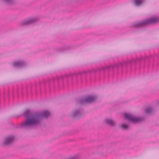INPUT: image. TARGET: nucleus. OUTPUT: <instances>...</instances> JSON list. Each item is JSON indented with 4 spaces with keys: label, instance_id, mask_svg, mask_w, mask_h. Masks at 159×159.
Listing matches in <instances>:
<instances>
[{
    "label": "nucleus",
    "instance_id": "nucleus-1",
    "mask_svg": "<svg viewBox=\"0 0 159 159\" xmlns=\"http://www.w3.org/2000/svg\"><path fill=\"white\" fill-rule=\"evenodd\" d=\"M23 115L26 118V120L22 123L20 127L25 129H28L40 125L43 117L47 118L50 115L48 111H45L41 114L33 113L29 109L25 110Z\"/></svg>",
    "mask_w": 159,
    "mask_h": 159
},
{
    "label": "nucleus",
    "instance_id": "nucleus-2",
    "mask_svg": "<svg viewBox=\"0 0 159 159\" xmlns=\"http://www.w3.org/2000/svg\"><path fill=\"white\" fill-rule=\"evenodd\" d=\"M150 60V58L148 56L145 57H141L138 58L136 59H133L132 61H129L127 62H124L122 63H120L119 64H116L113 65H111L107 66L105 67H103L101 68L99 70H105L106 69H114L115 68H118L119 67H126L128 65L131 66L132 64H136L137 63H139L141 64L142 62H144L145 64L148 62Z\"/></svg>",
    "mask_w": 159,
    "mask_h": 159
},
{
    "label": "nucleus",
    "instance_id": "nucleus-3",
    "mask_svg": "<svg viewBox=\"0 0 159 159\" xmlns=\"http://www.w3.org/2000/svg\"><path fill=\"white\" fill-rule=\"evenodd\" d=\"M159 20L158 18H152L142 21L136 22L132 25V27L140 28L146 26L148 25L155 24Z\"/></svg>",
    "mask_w": 159,
    "mask_h": 159
},
{
    "label": "nucleus",
    "instance_id": "nucleus-4",
    "mask_svg": "<svg viewBox=\"0 0 159 159\" xmlns=\"http://www.w3.org/2000/svg\"><path fill=\"white\" fill-rule=\"evenodd\" d=\"M124 116L125 119L134 123H138L144 120L143 117H135L132 115L127 113H124Z\"/></svg>",
    "mask_w": 159,
    "mask_h": 159
},
{
    "label": "nucleus",
    "instance_id": "nucleus-5",
    "mask_svg": "<svg viewBox=\"0 0 159 159\" xmlns=\"http://www.w3.org/2000/svg\"><path fill=\"white\" fill-rule=\"evenodd\" d=\"M95 97L89 96L84 98H81L77 100V102L80 104L85 103H90L94 102L96 99Z\"/></svg>",
    "mask_w": 159,
    "mask_h": 159
},
{
    "label": "nucleus",
    "instance_id": "nucleus-6",
    "mask_svg": "<svg viewBox=\"0 0 159 159\" xmlns=\"http://www.w3.org/2000/svg\"><path fill=\"white\" fill-rule=\"evenodd\" d=\"M72 76L71 75L62 76L61 77H57L53 79L52 81L54 82H65L67 81L69 79H71Z\"/></svg>",
    "mask_w": 159,
    "mask_h": 159
},
{
    "label": "nucleus",
    "instance_id": "nucleus-7",
    "mask_svg": "<svg viewBox=\"0 0 159 159\" xmlns=\"http://www.w3.org/2000/svg\"><path fill=\"white\" fill-rule=\"evenodd\" d=\"M15 139L14 136L10 135L7 136L5 138L3 144L4 146L10 145L12 144Z\"/></svg>",
    "mask_w": 159,
    "mask_h": 159
},
{
    "label": "nucleus",
    "instance_id": "nucleus-8",
    "mask_svg": "<svg viewBox=\"0 0 159 159\" xmlns=\"http://www.w3.org/2000/svg\"><path fill=\"white\" fill-rule=\"evenodd\" d=\"M37 19L35 18H31L24 20L20 24L21 26L33 24L37 21Z\"/></svg>",
    "mask_w": 159,
    "mask_h": 159
},
{
    "label": "nucleus",
    "instance_id": "nucleus-9",
    "mask_svg": "<svg viewBox=\"0 0 159 159\" xmlns=\"http://www.w3.org/2000/svg\"><path fill=\"white\" fill-rule=\"evenodd\" d=\"M72 116L73 118H79L82 116L81 110L80 109H76L73 111Z\"/></svg>",
    "mask_w": 159,
    "mask_h": 159
},
{
    "label": "nucleus",
    "instance_id": "nucleus-10",
    "mask_svg": "<svg viewBox=\"0 0 159 159\" xmlns=\"http://www.w3.org/2000/svg\"><path fill=\"white\" fill-rule=\"evenodd\" d=\"M25 64L26 63L23 61H17L13 63V65L14 66L18 67H23Z\"/></svg>",
    "mask_w": 159,
    "mask_h": 159
},
{
    "label": "nucleus",
    "instance_id": "nucleus-11",
    "mask_svg": "<svg viewBox=\"0 0 159 159\" xmlns=\"http://www.w3.org/2000/svg\"><path fill=\"white\" fill-rule=\"evenodd\" d=\"M104 121L106 124L111 126L114 127L115 126V122L111 119L106 118Z\"/></svg>",
    "mask_w": 159,
    "mask_h": 159
},
{
    "label": "nucleus",
    "instance_id": "nucleus-12",
    "mask_svg": "<svg viewBox=\"0 0 159 159\" xmlns=\"http://www.w3.org/2000/svg\"><path fill=\"white\" fill-rule=\"evenodd\" d=\"M144 1V0H134V2L136 6L141 5Z\"/></svg>",
    "mask_w": 159,
    "mask_h": 159
},
{
    "label": "nucleus",
    "instance_id": "nucleus-13",
    "mask_svg": "<svg viewBox=\"0 0 159 159\" xmlns=\"http://www.w3.org/2000/svg\"><path fill=\"white\" fill-rule=\"evenodd\" d=\"M153 111V109L151 107L147 108L145 110V112L148 114L152 113Z\"/></svg>",
    "mask_w": 159,
    "mask_h": 159
},
{
    "label": "nucleus",
    "instance_id": "nucleus-14",
    "mask_svg": "<svg viewBox=\"0 0 159 159\" xmlns=\"http://www.w3.org/2000/svg\"><path fill=\"white\" fill-rule=\"evenodd\" d=\"M92 71L89 70L87 71H84V72H83L79 73L77 74H75V75L76 76H77L80 74H87V73H91L92 72Z\"/></svg>",
    "mask_w": 159,
    "mask_h": 159
},
{
    "label": "nucleus",
    "instance_id": "nucleus-15",
    "mask_svg": "<svg viewBox=\"0 0 159 159\" xmlns=\"http://www.w3.org/2000/svg\"><path fill=\"white\" fill-rule=\"evenodd\" d=\"M121 128L123 129L126 130L128 129V126L125 124H122L121 126Z\"/></svg>",
    "mask_w": 159,
    "mask_h": 159
},
{
    "label": "nucleus",
    "instance_id": "nucleus-16",
    "mask_svg": "<svg viewBox=\"0 0 159 159\" xmlns=\"http://www.w3.org/2000/svg\"><path fill=\"white\" fill-rule=\"evenodd\" d=\"M78 155H75L72 156H71L67 158L66 159H76L78 157Z\"/></svg>",
    "mask_w": 159,
    "mask_h": 159
},
{
    "label": "nucleus",
    "instance_id": "nucleus-17",
    "mask_svg": "<svg viewBox=\"0 0 159 159\" xmlns=\"http://www.w3.org/2000/svg\"><path fill=\"white\" fill-rule=\"evenodd\" d=\"M66 50V48H63V49H62V50H61V51H65V50Z\"/></svg>",
    "mask_w": 159,
    "mask_h": 159
},
{
    "label": "nucleus",
    "instance_id": "nucleus-18",
    "mask_svg": "<svg viewBox=\"0 0 159 159\" xmlns=\"http://www.w3.org/2000/svg\"><path fill=\"white\" fill-rule=\"evenodd\" d=\"M93 71H94V72H96L95 70H93Z\"/></svg>",
    "mask_w": 159,
    "mask_h": 159
}]
</instances>
